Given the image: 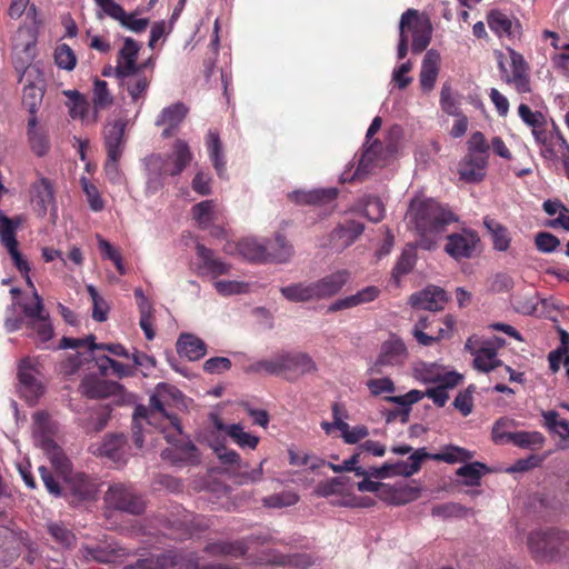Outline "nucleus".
Wrapping results in <instances>:
<instances>
[{
  "label": "nucleus",
  "mask_w": 569,
  "mask_h": 569,
  "mask_svg": "<svg viewBox=\"0 0 569 569\" xmlns=\"http://www.w3.org/2000/svg\"><path fill=\"white\" fill-rule=\"evenodd\" d=\"M181 396V392L168 383H159L156 387L154 393L150 397V410L139 406L136 408L133 413V420L137 422L140 418L146 419L149 425H154L158 417L166 419L174 429V433H164V439L173 447L162 451L164 459H171L174 463L186 462L196 463L198 462V449L190 441H182L177 443V438L181 436V429L178 423V418L172 415H168L166 411L167 406L171 401L177 400Z\"/></svg>",
  "instance_id": "f257e3e1"
},
{
  "label": "nucleus",
  "mask_w": 569,
  "mask_h": 569,
  "mask_svg": "<svg viewBox=\"0 0 569 569\" xmlns=\"http://www.w3.org/2000/svg\"><path fill=\"white\" fill-rule=\"evenodd\" d=\"M407 219L408 223L422 238L420 246L425 249H431L435 243L431 237L443 232L448 224L457 220V217L431 199H413L410 202Z\"/></svg>",
  "instance_id": "f03ea898"
},
{
  "label": "nucleus",
  "mask_w": 569,
  "mask_h": 569,
  "mask_svg": "<svg viewBox=\"0 0 569 569\" xmlns=\"http://www.w3.org/2000/svg\"><path fill=\"white\" fill-rule=\"evenodd\" d=\"M250 372H266L270 376L282 377L296 381L300 377L317 371V365L306 352L283 351L262 359L248 367Z\"/></svg>",
  "instance_id": "7ed1b4c3"
},
{
  "label": "nucleus",
  "mask_w": 569,
  "mask_h": 569,
  "mask_svg": "<svg viewBox=\"0 0 569 569\" xmlns=\"http://www.w3.org/2000/svg\"><path fill=\"white\" fill-rule=\"evenodd\" d=\"M193 154L187 141L177 139L168 156L152 154L148 158V170L156 178L179 176L192 161Z\"/></svg>",
  "instance_id": "20e7f679"
},
{
  "label": "nucleus",
  "mask_w": 569,
  "mask_h": 569,
  "mask_svg": "<svg viewBox=\"0 0 569 569\" xmlns=\"http://www.w3.org/2000/svg\"><path fill=\"white\" fill-rule=\"evenodd\" d=\"M568 538L567 532L556 529L535 530L529 533L527 545L536 561L549 562L560 556Z\"/></svg>",
  "instance_id": "39448f33"
},
{
  "label": "nucleus",
  "mask_w": 569,
  "mask_h": 569,
  "mask_svg": "<svg viewBox=\"0 0 569 569\" xmlns=\"http://www.w3.org/2000/svg\"><path fill=\"white\" fill-rule=\"evenodd\" d=\"M239 569L238 565L212 563L199 566L198 560L190 558L189 563H182V557L177 551H168L159 556H152L147 559L138 560L134 565L127 566L124 569Z\"/></svg>",
  "instance_id": "423d86ee"
},
{
  "label": "nucleus",
  "mask_w": 569,
  "mask_h": 569,
  "mask_svg": "<svg viewBox=\"0 0 569 569\" xmlns=\"http://www.w3.org/2000/svg\"><path fill=\"white\" fill-rule=\"evenodd\" d=\"M104 503L108 509L130 515H141L146 509L144 501L136 489L131 485L121 482L109 486L104 495Z\"/></svg>",
  "instance_id": "0eeeda50"
},
{
  "label": "nucleus",
  "mask_w": 569,
  "mask_h": 569,
  "mask_svg": "<svg viewBox=\"0 0 569 569\" xmlns=\"http://www.w3.org/2000/svg\"><path fill=\"white\" fill-rule=\"evenodd\" d=\"M399 29L412 33L411 50L420 53L427 49L432 38V24L427 16L420 14L416 9H408L402 13Z\"/></svg>",
  "instance_id": "6e6552de"
},
{
  "label": "nucleus",
  "mask_w": 569,
  "mask_h": 569,
  "mask_svg": "<svg viewBox=\"0 0 569 569\" xmlns=\"http://www.w3.org/2000/svg\"><path fill=\"white\" fill-rule=\"evenodd\" d=\"M146 69L147 68L127 70L124 71L126 76L114 72L119 86L127 90L131 101L138 104L139 109L146 100L152 79V72L147 73Z\"/></svg>",
  "instance_id": "1a4fd4ad"
},
{
  "label": "nucleus",
  "mask_w": 569,
  "mask_h": 569,
  "mask_svg": "<svg viewBox=\"0 0 569 569\" xmlns=\"http://www.w3.org/2000/svg\"><path fill=\"white\" fill-rule=\"evenodd\" d=\"M408 358V350L399 337L391 335V337L382 342L380 352L371 367L370 371L375 375H381L387 367H400Z\"/></svg>",
  "instance_id": "9d476101"
},
{
  "label": "nucleus",
  "mask_w": 569,
  "mask_h": 569,
  "mask_svg": "<svg viewBox=\"0 0 569 569\" xmlns=\"http://www.w3.org/2000/svg\"><path fill=\"white\" fill-rule=\"evenodd\" d=\"M64 497L72 505L94 500L98 488L97 483L83 472L71 473L64 479Z\"/></svg>",
  "instance_id": "9b49d317"
},
{
  "label": "nucleus",
  "mask_w": 569,
  "mask_h": 569,
  "mask_svg": "<svg viewBox=\"0 0 569 569\" xmlns=\"http://www.w3.org/2000/svg\"><path fill=\"white\" fill-rule=\"evenodd\" d=\"M30 199L39 217H44L49 210L57 211L53 183L41 174L30 186Z\"/></svg>",
  "instance_id": "f8f14e48"
},
{
  "label": "nucleus",
  "mask_w": 569,
  "mask_h": 569,
  "mask_svg": "<svg viewBox=\"0 0 569 569\" xmlns=\"http://www.w3.org/2000/svg\"><path fill=\"white\" fill-rule=\"evenodd\" d=\"M431 456L432 455H429L425 448H421L411 453L408 461L385 463L380 468H372L370 473L380 479L387 478L391 475L410 477L417 473L421 468L422 461L427 458L431 459Z\"/></svg>",
  "instance_id": "ddd939ff"
},
{
  "label": "nucleus",
  "mask_w": 569,
  "mask_h": 569,
  "mask_svg": "<svg viewBox=\"0 0 569 569\" xmlns=\"http://www.w3.org/2000/svg\"><path fill=\"white\" fill-rule=\"evenodd\" d=\"M480 239L478 233L471 229H462L447 237L445 251L456 260L469 259L473 256Z\"/></svg>",
  "instance_id": "4468645a"
},
{
  "label": "nucleus",
  "mask_w": 569,
  "mask_h": 569,
  "mask_svg": "<svg viewBox=\"0 0 569 569\" xmlns=\"http://www.w3.org/2000/svg\"><path fill=\"white\" fill-rule=\"evenodd\" d=\"M267 541L263 536H249L234 541H217L208 543L204 547V551L211 556H229L232 558H242L246 556L249 549V545L258 542L263 545Z\"/></svg>",
  "instance_id": "2eb2a0df"
},
{
  "label": "nucleus",
  "mask_w": 569,
  "mask_h": 569,
  "mask_svg": "<svg viewBox=\"0 0 569 569\" xmlns=\"http://www.w3.org/2000/svg\"><path fill=\"white\" fill-rule=\"evenodd\" d=\"M26 538L22 531L17 532L9 527L0 526V566H7L17 559Z\"/></svg>",
  "instance_id": "dca6fc26"
},
{
  "label": "nucleus",
  "mask_w": 569,
  "mask_h": 569,
  "mask_svg": "<svg viewBox=\"0 0 569 569\" xmlns=\"http://www.w3.org/2000/svg\"><path fill=\"white\" fill-rule=\"evenodd\" d=\"M93 455L108 458L114 463H126L127 461V439L122 433L107 435L102 442L92 446Z\"/></svg>",
  "instance_id": "f3484780"
},
{
  "label": "nucleus",
  "mask_w": 569,
  "mask_h": 569,
  "mask_svg": "<svg viewBox=\"0 0 569 569\" xmlns=\"http://www.w3.org/2000/svg\"><path fill=\"white\" fill-rule=\"evenodd\" d=\"M127 121L124 119H117L112 123H108L103 130V143L109 158H121L127 138H126Z\"/></svg>",
  "instance_id": "a211bd4d"
},
{
  "label": "nucleus",
  "mask_w": 569,
  "mask_h": 569,
  "mask_svg": "<svg viewBox=\"0 0 569 569\" xmlns=\"http://www.w3.org/2000/svg\"><path fill=\"white\" fill-rule=\"evenodd\" d=\"M511 64V76L506 77L508 83L513 84L519 93H528L531 91L529 66L523 56L516 50L508 48Z\"/></svg>",
  "instance_id": "6ab92c4d"
},
{
  "label": "nucleus",
  "mask_w": 569,
  "mask_h": 569,
  "mask_svg": "<svg viewBox=\"0 0 569 569\" xmlns=\"http://www.w3.org/2000/svg\"><path fill=\"white\" fill-rule=\"evenodd\" d=\"M432 323L427 318H420L415 325L412 335L421 346H431L441 339L450 338L455 326V319L452 316L447 315L443 318L445 327H439L437 335H428L425 330H428Z\"/></svg>",
  "instance_id": "aec40b11"
},
{
  "label": "nucleus",
  "mask_w": 569,
  "mask_h": 569,
  "mask_svg": "<svg viewBox=\"0 0 569 569\" xmlns=\"http://www.w3.org/2000/svg\"><path fill=\"white\" fill-rule=\"evenodd\" d=\"M188 114V108L182 102H176L160 112L156 126L164 127L161 136L164 139L172 137Z\"/></svg>",
  "instance_id": "412c9836"
},
{
  "label": "nucleus",
  "mask_w": 569,
  "mask_h": 569,
  "mask_svg": "<svg viewBox=\"0 0 569 569\" xmlns=\"http://www.w3.org/2000/svg\"><path fill=\"white\" fill-rule=\"evenodd\" d=\"M447 301L448 297L446 291L435 286H430L410 297V302L413 308L429 311L443 309Z\"/></svg>",
  "instance_id": "4be33fe9"
},
{
  "label": "nucleus",
  "mask_w": 569,
  "mask_h": 569,
  "mask_svg": "<svg viewBox=\"0 0 569 569\" xmlns=\"http://www.w3.org/2000/svg\"><path fill=\"white\" fill-rule=\"evenodd\" d=\"M350 280L348 270H338L313 281L317 300L331 298L337 295Z\"/></svg>",
  "instance_id": "5701e85b"
},
{
  "label": "nucleus",
  "mask_w": 569,
  "mask_h": 569,
  "mask_svg": "<svg viewBox=\"0 0 569 569\" xmlns=\"http://www.w3.org/2000/svg\"><path fill=\"white\" fill-rule=\"evenodd\" d=\"M365 224L357 220L339 223L330 234V241L337 249L343 250L351 246L363 232Z\"/></svg>",
  "instance_id": "b1692460"
},
{
  "label": "nucleus",
  "mask_w": 569,
  "mask_h": 569,
  "mask_svg": "<svg viewBox=\"0 0 569 569\" xmlns=\"http://www.w3.org/2000/svg\"><path fill=\"white\" fill-rule=\"evenodd\" d=\"M27 139L30 150L39 158L50 150V138L47 129L38 124L37 116H30L27 124Z\"/></svg>",
  "instance_id": "393cba45"
},
{
  "label": "nucleus",
  "mask_w": 569,
  "mask_h": 569,
  "mask_svg": "<svg viewBox=\"0 0 569 569\" xmlns=\"http://www.w3.org/2000/svg\"><path fill=\"white\" fill-rule=\"evenodd\" d=\"M337 196L336 188H322L309 191L296 190L289 193V199L301 206H326L333 202Z\"/></svg>",
  "instance_id": "a878e982"
},
{
  "label": "nucleus",
  "mask_w": 569,
  "mask_h": 569,
  "mask_svg": "<svg viewBox=\"0 0 569 569\" xmlns=\"http://www.w3.org/2000/svg\"><path fill=\"white\" fill-rule=\"evenodd\" d=\"M46 539L58 550H68L76 546L77 539L73 531L61 521L46 523Z\"/></svg>",
  "instance_id": "bb28decb"
},
{
  "label": "nucleus",
  "mask_w": 569,
  "mask_h": 569,
  "mask_svg": "<svg viewBox=\"0 0 569 569\" xmlns=\"http://www.w3.org/2000/svg\"><path fill=\"white\" fill-rule=\"evenodd\" d=\"M80 552L86 560H94L101 563H116L120 558L127 555L123 548H117L110 543L83 546Z\"/></svg>",
  "instance_id": "cd10ccee"
},
{
  "label": "nucleus",
  "mask_w": 569,
  "mask_h": 569,
  "mask_svg": "<svg viewBox=\"0 0 569 569\" xmlns=\"http://www.w3.org/2000/svg\"><path fill=\"white\" fill-rule=\"evenodd\" d=\"M489 156L467 153L460 162V178L467 182H478L485 177Z\"/></svg>",
  "instance_id": "c85d7f7f"
},
{
  "label": "nucleus",
  "mask_w": 569,
  "mask_h": 569,
  "mask_svg": "<svg viewBox=\"0 0 569 569\" xmlns=\"http://www.w3.org/2000/svg\"><path fill=\"white\" fill-rule=\"evenodd\" d=\"M18 380L21 393L30 400L37 399L42 392V386L34 375V368L28 359H23L18 369Z\"/></svg>",
  "instance_id": "c756f323"
},
{
  "label": "nucleus",
  "mask_w": 569,
  "mask_h": 569,
  "mask_svg": "<svg viewBox=\"0 0 569 569\" xmlns=\"http://www.w3.org/2000/svg\"><path fill=\"white\" fill-rule=\"evenodd\" d=\"M139 50L140 46L136 40L126 38L117 57L114 72L126 76L124 71L127 70L147 68V63H137Z\"/></svg>",
  "instance_id": "7c9ffc66"
},
{
  "label": "nucleus",
  "mask_w": 569,
  "mask_h": 569,
  "mask_svg": "<svg viewBox=\"0 0 569 569\" xmlns=\"http://www.w3.org/2000/svg\"><path fill=\"white\" fill-rule=\"evenodd\" d=\"M440 54L438 51L430 49L426 52L420 71V86L426 92L435 88L439 73Z\"/></svg>",
  "instance_id": "2f4dec72"
},
{
  "label": "nucleus",
  "mask_w": 569,
  "mask_h": 569,
  "mask_svg": "<svg viewBox=\"0 0 569 569\" xmlns=\"http://www.w3.org/2000/svg\"><path fill=\"white\" fill-rule=\"evenodd\" d=\"M176 347L177 352L190 361L199 360L207 353L204 341L192 333H181Z\"/></svg>",
  "instance_id": "473e14b6"
},
{
  "label": "nucleus",
  "mask_w": 569,
  "mask_h": 569,
  "mask_svg": "<svg viewBox=\"0 0 569 569\" xmlns=\"http://www.w3.org/2000/svg\"><path fill=\"white\" fill-rule=\"evenodd\" d=\"M470 343L471 339L467 341L466 349L475 355V368L482 372H490L501 366V361L497 359V349L490 342H485L477 351L471 349Z\"/></svg>",
  "instance_id": "72a5a7b5"
},
{
  "label": "nucleus",
  "mask_w": 569,
  "mask_h": 569,
  "mask_svg": "<svg viewBox=\"0 0 569 569\" xmlns=\"http://www.w3.org/2000/svg\"><path fill=\"white\" fill-rule=\"evenodd\" d=\"M197 256L200 260L199 269L212 277H219L229 272V266L214 257L213 250L198 243L196 246Z\"/></svg>",
  "instance_id": "f704fd0d"
},
{
  "label": "nucleus",
  "mask_w": 569,
  "mask_h": 569,
  "mask_svg": "<svg viewBox=\"0 0 569 569\" xmlns=\"http://www.w3.org/2000/svg\"><path fill=\"white\" fill-rule=\"evenodd\" d=\"M380 290L376 286H369L358 291L356 295L338 299L328 309L329 312H336L343 309L353 308L356 306L368 303L378 298Z\"/></svg>",
  "instance_id": "c9c22d12"
},
{
  "label": "nucleus",
  "mask_w": 569,
  "mask_h": 569,
  "mask_svg": "<svg viewBox=\"0 0 569 569\" xmlns=\"http://www.w3.org/2000/svg\"><path fill=\"white\" fill-rule=\"evenodd\" d=\"M267 250L269 262L276 263H286L295 254L293 246L280 232H277L274 238L267 242Z\"/></svg>",
  "instance_id": "e433bc0d"
},
{
  "label": "nucleus",
  "mask_w": 569,
  "mask_h": 569,
  "mask_svg": "<svg viewBox=\"0 0 569 569\" xmlns=\"http://www.w3.org/2000/svg\"><path fill=\"white\" fill-rule=\"evenodd\" d=\"M536 143L540 148V156L546 160H555L558 158L556 151V142H553V131L549 129V121L539 128L531 130Z\"/></svg>",
  "instance_id": "4c0bfd02"
},
{
  "label": "nucleus",
  "mask_w": 569,
  "mask_h": 569,
  "mask_svg": "<svg viewBox=\"0 0 569 569\" xmlns=\"http://www.w3.org/2000/svg\"><path fill=\"white\" fill-rule=\"evenodd\" d=\"M207 149L217 174L222 178L226 173V160L222 151V143L219 133L214 130H209L207 134Z\"/></svg>",
  "instance_id": "58836bf2"
},
{
  "label": "nucleus",
  "mask_w": 569,
  "mask_h": 569,
  "mask_svg": "<svg viewBox=\"0 0 569 569\" xmlns=\"http://www.w3.org/2000/svg\"><path fill=\"white\" fill-rule=\"evenodd\" d=\"M487 23L490 30L499 38H511L513 36V22L511 18L498 9H492L488 12Z\"/></svg>",
  "instance_id": "ea45409f"
},
{
  "label": "nucleus",
  "mask_w": 569,
  "mask_h": 569,
  "mask_svg": "<svg viewBox=\"0 0 569 569\" xmlns=\"http://www.w3.org/2000/svg\"><path fill=\"white\" fill-rule=\"evenodd\" d=\"M192 218L200 229L209 227L218 220L217 204L214 200H204L191 208Z\"/></svg>",
  "instance_id": "a19ab883"
},
{
  "label": "nucleus",
  "mask_w": 569,
  "mask_h": 569,
  "mask_svg": "<svg viewBox=\"0 0 569 569\" xmlns=\"http://www.w3.org/2000/svg\"><path fill=\"white\" fill-rule=\"evenodd\" d=\"M238 251L247 260L253 262H269L267 243H260L252 238H246L238 242Z\"/></svg>",
  "instance_id": "79ce46f5"
},
{
  "label": "nucleus",
  "mask_w": 569,
  "mask_h": 569,
  "mask_svg": "<svg viewBox=\"0 0 569 569\" xmlns=\"http://www.w3.org/2000/svg\"><path fill=\"white\" fill-rule=\"evenodd\" d=\"M281 295L291 302L317 300L313 283H292L280 289Z\"/></svg>",
  "instance_id": "37998d69"
},
{
  "label": "nucleus",
  "mask_w": 569,
  "mask_h": 569,
  "mask_svg": "<svg viewBox=\"0 0 569 569\" xmlns=\"http://www.w3.org/2000/svg\"><path fill=\"white\" fill-rule=\"evenodd\" d=\"M483 224L491 234L493 248L498 251H507L511 241L508 229L489 217L483 219Z\"/></svg>",
  "instance_id": "c03bdc74"
},
{
  "label": "nucleus",
  "mask_w": 569,
  "mask_h": 569,
  "mask_svg": "<svg viewBox=\"0 0 569 569\" xmlns=\"http://www.w3.org/2000/svg\"><path fill=\"white\" fill-rule=\"evenodd\" d=\"M545 441V436L539 431H517L509 436V442L522 449H540Z\"/></svg>",
  "instance_id": "a18cd8bd"
},
{
  "label": "nucleus",
  "mask_w": 569,
  "mask_h": 569,
  "mask_svg": "<svg viewBox=\"0 0 569 569\" xmlns=\"http://www.w3.org/2000/svg\"><path fill=\"white\" fill-rule=\"evenodd\" d=\"M81 387L83 395L91 399H103L109 397L114 389V385L96 378H86Z\"/></svg>",
  "instance_id": "49530a36"
},
{
  "label": "nucleus",
  "mask_w": 569,
  "mask_h": 569,
  "mask_svg": "<svg viewBox=\"0 0 569 569\" xmlns=\"http://www.w3.org/2000/svg\"><path fill=\"white\" fill-rule=\"evenodd\" d=\"M439 103L441 110L448 116L462 113L460 96L452 90L448 82L441 87Z\"/></svg>",
  "instance_id": "de8ad7c7"
},
{
  "label": "nucleus",
  "mask_w": 569,
  "mask_h": 569,
  "mask_svg": "<svg viewBox=\"0 0 569 569\" xmlns=\"http://www.w3.org/2000/svg\"><path fill=\"white\" fill-rule=\"evenodd\" d=\"M488 471V467L482 462H471L458 468L456 475L463 479L466 486H479L481 477Z\"/></svg>",
  "instance_id": "09e8293b"
},
{
  "label": "nucleus",
  "mask_w": 569,
  "mask_h": 569,
  "mask_svg": "<svg viewBox=\"0 0 569 569\" xmlns=\"http://www.w3.org/2000/svg\"><path fill=\"white\" fill-rule=\"evenodd\" d=\"M382 151V143L379 140H373L371 144L362 152L356 174L367 173L375 166L378 160V154Z\"/></svg>",
  "instance_id": "8fccbe9b"
},
{
  "label": "nucleus",
  "mask_w": 569,
  "mask_h": 569,
  "mask_svg": "<svg viewBox=\"0 0 569 569\" xmlns=\"http://www.w3.org/2000/svg\"><path fill=\"white\" fill-rule=\"evenodd\" d=\"M92 102L96 109H106L113 103V97L104 80L96 78L93 81Z\"/></svg>",
  "instance_id": "3c124183"
},
{
  "label": "nucleus",
  "mask_w": 569,
  "mask_h": 569,
  "mask_svg": "<svg viewBox=\"0 0 569 569\" xmlns=\"http://www.w3.org/2000/svg\"><path fill=\"white\" fill-rule=\"evenodd\" d=\"M416 263V251L413 248H406L398 258L392 269V277L398 282L401 277L412 271Z\"/></svg>",
  "instance_id": "603ef678"
},
{
  "label": "nucleus",
  "mask_w": 569,
  "mask_h": 569,
  "mask_svg": "<svg viewBox=\"0 0 569 569\" xmlns=\"http://www.w3.org/2000/svg\"><path fill=\"white\" fill-rule=\"evenodd\" d=\"M545 426L552 432L559 435L563 439L569 438V420L560 419V416L555 410L542 412Z\"/></svg>",
  "instance_id": "864d4df0"
},
{
  "label": "nucleus",
  "mask_w": 569,
  "mask_h": 569,
  "mask_svg": "<svg viewBox=\"0 0 569 569\" xmlns=\"http://www.w3.org/2000/svg\"><path fill=\"white\" fill-rule=\"evenodd\" d=\"M227 433L241 448L254 449L259 443V437L246 432L240 425L229 426Z\"/></svg>",
  "instance_id": "5fc2aeb1"
},
{
  "label": "nucleus",
  "mask_w": 569,
  "mask_h": 569,
  "mask_svg": "<svg viewBox=\"0 0 569 569\" xmlns=\"http://www.w3.org/2000/svg\"><path fill=\"white\" fill-rule=\"evenodd\" d=\"M473 457L472 452L460 447H448L445 451L431 456L432 460L448 463L465 462Z\"/></svg>",
  "instance_id": "6e6d98bb"
},
{
  "label": "nucleus",
  "mask_w": 569,
  "mask_h": 569,
  "mask_svg": "<svg viewBox=\"0 0 569 569\" xmlns=\"http://www.w3.org/2000/svg\"><path fill=\"white\" fill-rule=\"evenodd\" d=\"M17 228L18 222H14L7 216H0V241L7 249L18 246V240L16 238Z\"/></svg>",
  "instance_id": "4d7b16f0"
},
{
  "label": "nucleus",
  "mask_w": 569,
  "mask_h": 569,
  "mask_svg": "<svg viewBox=\"0 0 569 569\" xmlns=\"http://www.w3.org/2000/svg\"><path fill=\"white\" fill-rule=\"evenodd\" d=\"M54 62L60 69L71 71L77 64V57L70 46L61 43L54 50Z\"/></svg>",
  "instance_id": "13d9d810"
},
{
  "label": "nucleus",
  "mask_w": 569,
  "mask_h": 569,
  "mask_svg": "<svg viewBox=\"0 0 569 569\" xmlns=\"http://www.w3.org/2000/svg\"><path fill=\"white\" fill-rule=\"evenodd\" d=\"M476 387L470 385L463 391H460L453 400V407L460 411L463 417L469 416L473 409V393Z\"/></svg>",
  "instance_id": "bf43d9fd"
},
{
  "label": "nucleus",
  "mask_w": 569,
  "mask_h": 569,
  "mask_svg": "<svg viewBox=\"0 0 569 569\" xmlns=\"http://www.w3.org/2000/svg\"><path fill=\"white\" fill-rule=\"evenodd\" d=\"M363 211L369 220L379 222L385 218L386 209L381 199L375 196H369L365 199Z\"/></svg>",
  "instance_id": "052dcab7"
},
{
  "label": "nucleus",
  "mask_w": 569,
  "mask_h": 569,
  "mask_svg": "<svg viewBox=\"0 0 569 569\" xmlns=\"http://www.w3.org/2000/svg\"><path fill=\"white\" fill-rule=\"evenodd\" d=\"M518 114L523 123L527 124L531 130L539 128L548 120L542 112L532 111L531 108L525 103H521L518 107Z\"/></svg>",
  "instance_id": "680f3d73"
},
{
  "label": "nucleus",
  "mask_w": 569,
  "mask_h": 569,
  "mask_svg": "<svg viewBox=\"0 0 569 569\" xmlns=\"http://www.w3.org/2000/svg\"><path fill=\"white\" fill-rule=\"evenodd\" d=\"M423 380L426 382L439 383V386H443V388L447 390L449 388H455L456 386H458L462 380V376L455 371L446 372L442 375H433L431 372H427V375L423 377Z\"/></svg>",
  "instance_id": "e2e57ef3"
},
{
  "label": "nucleus",
  "mask_w": 569,
  "mask_h": 569,
  "mask_svg": "<svg viewBox=\"0 0 569 569\" xmlns=\"http://www.w3.org/2000/svg\"><path fill=\"white\" fill-rule=\"evenodd\" d=\"M64 96L71 101L70 116L72 118H83L88 111L86 98L77 90H67L64 91Z\"/></svg>",
  "instance_id": "0e129e2a"
},
{
  "label": "nucleus",
  "mask_w": 569,
  "mask_h": 569,
  "mask_svg": "<svg viewBox=\"0 0 569 569\" xmlns=\"http://www.w3.org/2000/svg\"><path fill=\"white\" fill-rule=\"evenodd\" d=\"M140 312L139 325L144 332L147 340H152L156 336L153 330L154 309L153 306L142 305Z\"/></svg>",
  "instance_id": "69168bd1"
},
{
  "label": "nucleus",
  "mask_w": 569,
  "mask_h": 569,
  "mask_svg": "<svg viewBox=\"0 0 569 569\" xmlns=\"http://www.w3.org/2000/svg\"><path fill=\"white\" fill-rule=\"evenodd\" d=\"M467 149L469 153L489 156L490 144L482 132L475 131L467 141Z\"/></svg>",
  "instance_id": "338daca9"
},
{
  "label": "nucleus",
  "mask_w": 569,
  "mask_h": 569,
  "mask_svg": "<svg viewBox=\"0 0 569 569\" xmlns=\"http://www.w3.org/2000/svg\"><path fill=\"white\" fill-rule=\"evenodd\" d=\"M367 387L375 397L382 393H393L396 390L395 382L389 377L370 379Z\"/></svg>",
  "instance_id": "774afa93"
}]
</instances>
